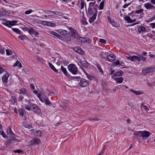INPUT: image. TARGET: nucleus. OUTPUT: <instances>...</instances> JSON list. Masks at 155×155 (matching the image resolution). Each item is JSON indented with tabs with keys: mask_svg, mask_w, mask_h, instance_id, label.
<instances>
[{
	"mask_svg": "<svg viewBox=\"0 0 155 155\" xmlns=\"http://www.w3.org/2000/svg\"><path fill=\"white\" fill-rule=\"evenodd\" d=\"M25 108L28 111L32 110L35 114H39L41 112L39 108L35 104L29 105H25Z\"/></svg>",
	"mask_w": 155,
	"mask_h": 155,
	"instance_id": "nucleus-1",
	"label": "nucleus"
},
{
	"mask_svg": "<svg viewBox=\"0 0 155 155\" xmlns=\"http://www.w3.org/2000/svg\"><path fill=\"white\" fill-rule=\"evenodd\" d=\"M134 134L139 137H142L144 139H146L150 135V133L147 131H138L134 132Z\"/></svg>",
	"mask_w": 155,
	"mask_h": 155,
	"instance_id": "nucleus-2",
	"label": "nucleus"
},
{
	"mask_svg": "<svg viewBox=\"0 0 155 155\" xmlns=\"http://www.w3.org/2000/svg\"><path fill=\"white\" fill-rule=\"evenodd\" d=\"M137 54L138 56L134 55L129 56L127 57V59L132 61H134L136 60H137L138 62H140L141 61L143 62L146 61V58L140 55Z\"/></svg>",
	"mask_w": 155,
	"mask_h": 155,
	"instance_id": "nucleus-3",
	"label": "nucleus"
},
{
	"mask_svg": "<svg viewBox=\"0 0 155 155\" xmlns=\"http://www.w3.org/2000/svg\"><path fill=\"white\" fill-rule=\"evenodd\" d=\"M68 68L69 71L72 74L74 75L77 74L78 69L75 64H70L68 65Z\"/></svg>",
	"mask_w": 155,
	"mask_h": 155,
	"instance_id": "nucleus-4",
	"label": "nucleus"
},
{
	"mask_svg": "<svg viewBox=\"0 0 155 155\" xmlns=\"http://www.w3.org/2000/svg\"><path fill=\"white\" fill-rule=\"evenodd\" d=\"M154 71H155V67H148L143 69L142 70V73L143 74L147 75L149 73H153Z\"/></svg>",
	"mask_w": 155,
	"mask_h": 155,
	"instance_id": "nucleus-5",
	"label": "nucleus"
},
{
	"mask_svg": "<svg viewBox=\"0 0 155 155\" xmlns=\"http://www.w3.org/2000/svg\"><path fill=\"white\" fill-rule=\"evenodd\" d=\"M7 133L11 137V140L14 141L17 140V139L15 138V135L11 129V126H8L7 129Z\"/></svg>",
	"mask_w": 155,
	"mask_h": 155,
	"instance_id": "nucleus-6",
	"label": "nucleus"
},
{
	"mask_svg": "<svg viewBox=\"0 0 155 155\" xmlns=\"http://www.w3.org/2000/svg\"><path fill=\"white\" fill-rule=\"evenodd\" d=\"M47 34L50 36H53L56 37L58 38L60 40H63V38L60 35L57 33L56 32L52 31H47Z\"/></svg>",
	"mask_w": 155,
	"mask_h": 155,
	"instance_id": "nucleus-7",
	"label": "nucleus"
},
{
	"mask_svg": "<svg viewBox=\"0 0 155 155\" xmlns=\"http://www.w3.org/2000/svg\"><path fill=\"white\" fill-rule=\"evenodd\" d=\"M2 20H4L5 21V19H2ZM6 22L5 23H3V24L8 27H11L10 26L15 25L16 23L18 22V21H17L12 20V21H6Z\"/></svg>",
	"mask_w": 155,
	"mask_h": 155,
	"instance_id": "nucleus-8",
	"label": "nucleus"
},
{
	"mask_svg": "<svg viewBox=\"0 0 155 155\" xmlns=\"http://www.w3.org/2000/svg\"><path fill=\"white\" fill-rule=\"evenodd\" d=\"M69 29L70 31L71 36L73 37L74 38H76L78 37V35L76 30L71 27L69 28Z\"/></svg>",
	"mask_w": 155,
	"mask_h": 155,
	"instance_id": "nucleus-9",
	"label": "nucleus"
},
{
	"mask_svg": "<svg viewBox=\"0 0 155 155\" xmlns=\"http://www.w3.org/2000/svg\"><path fill=\"white\" fill-rule=\"evenodd\" d=\"M41 140L38 138H34L30 140L29 143L31 145L39 144L41 142Z\"/></svg>",
	"mask_w": 155,
	"mask_h": 155,
	"instance_id": "nucleus-10",
	"label": "nucleus"
},
{
	"mask_svg": "<svg viewBox=\"0 0 155 155\" xmlns=\"http://www.w3.org/2000/svg\"><path fill=\"white\" fill-rule=\"evenodd\" d=\"M31 132L34 134L35 136L37 137H41L42 135V133L39 130H36L34 129L31 130Z\"/></svg>",
	"mask_w": 155,
	"mask_h": 155,
	"instance_id": "nucleus-11",
	"label": "nucleus"
},
{
	"mask_svg": "<svg viewBox=\"0 0 155 155\" xmlns=\"http://www.w3.org/2000/svg\"><path fill=\"white\" fill-rule=\"evenodd\" d=\"M144 6L147 10H155V6H154L149 2L145 3L144 4Z\"/></svg>",
	"mask_w": 155,
	"mask_h": 155,
	"instance_id": "nucleus-12",
	"label": "nucleus"
},
{
	"mask_svg": "<svg viewBox=\"0 0 155 155\" xmlns=\"http://www.w3.org/2000/svg\"><path fill=\"white\" fill-rule=\"evenodd\" d=\"M88 83V81L85 79L82 78L80 81L79 84L82 87H84L87 86Z\"/></svg>",
	"mask_w": 155,
	"mask_h": 155,
	"instance_id": "nucleus-13",
	"label": "nucleus"
},
{
	"mask_svg": "<svg viewBox=\"0 0 155 155\" xmlns=\"http://www.w3.org/2000/svg\"><path fill=\"white\" fill-rule=\"evenodd\" d=\"M88 13L90 15H94V14H97V9L94 7L92 8H89L88 9Z\"/></svg>",
	"mask_w": 155,
	"mask_h": 155,
	"instance_id": "nucleus-14",
	"label": "nucleus"
},
{
	"mask_svg": "<svg viewBox=\"0 0 155 155\" xmlns=\"http://www.w3.org/2000/svg\"><path fill=\"white\" fill-rule=\"evenodd\" d=\"M137 31L139 33H143L146 32V28L142 26H138Z\"/></svg>",
	"mask_w": 155,
	"mask_h": 155,
	"instance_id": "nucleus-15",
	"label": "nucleus"
},
{
	"mask_svg": "<svg viewBox=\"0 0 155 155\" xmlns=\"http://www.w3.org/2000/svg\"><path fill=\"white\" fill-rule=\"evenodd\" d=\"M74 51L81 54H84V51L79 47H76L73 48Z\"/></svg>",
	"mask_w": 155,
	"mask_h": 155,
	"instance_id": "nucleus-16",
	"label": "nucleus"
},
{
	"mask_svg": "<svg viewBox=\"0 0 155 155\" xmlns=\"http://www.w3.org/2000/svg\"><path fill=\"white\" fill-rule=\"evenodd\" d=\"M51 11L50 10L43 11V12L45 14H47V19H50L51 18H53L54 17L53 13L51 12L50 13H48V11Z\"/></svg>",
	"mask_w": 155,
	"mask_h": 155,
	"instance_id": "nucleus-17",
	"label": "nucleus"
},
{
	"mask_svg": "<svg viewBox=\"0 0 155 155\" xmlns=\"http://www.w3.org/2000/svg\"><path fill=\"white\" fill-rule=\"evenodd\" d=\"M115 56L114 54H111L107 56V61L112 62L115 59Z\"/></svg>",
	"mask_w": 155,
	"mask_h": 155,
	"instance_id": "nucleus-18",
	"label": "nucleus"
},
{
	"mask_svg": "<svg viewBox=\"0 0 155 155\" xmlns=\"http://www.w3.org/2000/svg\"><path fill=\"white\" fill-rule=\"evenodd\" d=\"M28 32L30 35H39V33L38 31H35L32 28H29L28 31Z\"/></svg>",
	"mask_w": 155,
	"mask_h": 155,
	"instance_id": "nucleus-19",
	"label": "nucleus"
},
{
	"mask_svg": "<svg viewBox=\"0 0 155 155\" xmlns=\"http://www.w3.org/2000/svg\"><path fill=\"white\" fill-rule=\"evenodd\" d=\"M9 76V74L6 73L2 77V80L3 83H6L8 82Z\"/></svg>",
	"mask_w": 155,
	"mask_h": 155,
	"instance_id": "nucleus-20",
	"label": "nucleus"
},
{
	"mask_svg": "<svg viewBox=\"0 0 155 155\" xmlns=\"http://www.w3.org/2000/svg\"><path fill=\"white\" fill-rule=\"evenodd\" d=\"M58 32L60 34L64 36H66V35H68L69 33V32L67 30L63 29H60L59 30Z\"/></svg>",
	"mask_w": 155,
	"mask_h": 155,
	"instance_id": "nucleus-21",
	"label": "nucleus"
},
{
	"mask_svg": "<svg viewBox=\"0 0 155 155\" xmlns=\"http://www.w3.org/2000/svg\"><path fill=\"white\" fill-rule=\"evenodd\" d=\"M129 91L137 95H141L143 93V91H136L132 89H129Z\"/></svg>",
	"mask_w": 155,
	"mask_h": 155,
	"instance_id": "nucleus-22",
	"label": "nucleus"
},
{
	"mask_svg": "<svg viewBox=\"0 0 155 155\" xmlns=\"http://www.w3.org/2000/svg\"><path fill=\"white\" fill-rule=\"evenodd\" d=\"M81 65L85 68H87L88 67V63L87 61L84 59L81 61Z\"/></svg>",
	"mask_w": 155,
	"mask_h": 155,
	"instance_id": "nucleus-23",
	"label": "nucleus"
},
{
	"mask_svg": "<svg viewBox=\"0 0 155 155\" xmlns=\"http://www.w3.org/2000/svg\"><path fill=\"white\" fill-rule=\"evenodd\" d=\"M114 80L118 83H121L124 80V78L122 77L115 78H114Z\"/></svg>",
	"mask_w": 155,
	"mask_h": 155,
	"instance_id": "nucleus-24",
	"label": "nucleus"
},
{
	"mask_svg": "<svg viewBox=\"0 0 155 155\" xmlns=\"http://www.w3.org/2000/svg\"><path fill=\"white\" fill-rule=\"evenodd\" d=\"M18 112L20 115L22 117L23 116L25 117V116L26 115V113L25 111L22 109H19L18 110Z\"/></svg>",
	"mask_w": 155,
	"mask_h": 155,
	"instance_id": "nucleus-25",
	"label": "nucleus"
},
{
	"mask_svg": "<svg viewBox=\"0 0 155 155\" xmlns=\"http://www.w3.org/2000/svg\"><path fill=\"white\" fill-rule=\"evenodd\" d=\"M20 94H25V95H29V94L27 91L24 88H22L20 89Z\"/></svg>",
	"mask_w": 155,
	"mask_h": 155,
	"instance_id": "nucleus-26",
	"label": "nucleus"
},
{
	"mask_svg": "<svg viewBox=\"0 0 155 155\" xmlns=\"http://www.w3.org/2000/svg\"><path fill=\"white\" fill-rule=\"evenodd\" d=\"M97 14H94L91 17L89 18V21L90 23H92L94 20L95 19L97 16Z\"/></svg>",
	"mask_w": 155,
	"mask_h": 155,
	"instance_id": "nucleus-27",
	"label": "nucleus"
},
{
	"mask_svg": "<svg viewBox=\"0 0 155 155\" xmlns=\"http://www.w3.org/2000/svg\"><path fill=\"white\" fill-rule=\"evenodd\" d=\"M48 12H49L48 13H50L51 12L53 13L54 14L56 15H58L59 16H61L63 15L62 13L61 12H58V11H48Z\"/></svg>",
	"mask_w": 155,
	"mask_h": 155,
	"instance_id": "nucleus-28",
	"label": "nucleus"
},
{
	"mask_svg": "<svg viewBox=\"0 0 155 155\" xmlns=\"http://www.w3.org/2000/svg\"><path fill=\"white\" fill-rule=\"evenodd\" d=\"M124 19L129 23H132L134 22V21H133L131 19L130 17L128 16H126Z\"/></svg>",
	"mask_w": 155,
	"mask_h": 155,
	"instance_id": "nucleus-29",
	"label": "nucleus"
},
{
	"mask_svg": "<svg viewBox=\"0 0 155 155\" xmlns=\"http://www.w3.org/2000/svg\"><path fill=\"white\" fill-rule=\"evenodd\" d=\"M61 69L63 72L64 74L66 76H68V73L66 69L64 68L63 66H61Z\"/></svg>",
	"mask_w": 155,
	"mask_h": 155,
	"instance_id": "nucleus-30",
	"label": "nucleus"
},
{
	"mask_svg": "<svg viewBox=\"0 0 155 155\" xmlns=\"http://www.w3.org/2000/svg\"><path fill=\"white\" fill-rule=\"evenodd\" d=\"M114 73V75H115L116 77L121 76L123 75V71L121 70H120L119 71H117Z\"/></svg>",
	"mask_w": 155,
	"mask_h": 155,
	"instance_id": "nucleus-31",
	"label": "nucleus"
},
{
	"mask_svg": "<svg viewBox=\"0 0 155 155\" xmlns=\"http://www.w3.org/2000/svg\"><path fill=\"white\" fill-rule=\"evenodd\" d=\"M48 65L50 68L55 72H57V70L55 68L54 66L50 62H49Z\"/></svg>",
	"mask_w": 155,
	"mask_h": 155,
	"instance_id": "nucleus-32",
	"label": "nucleus"
},
{
	"mask_svg": "<svg viewBox=\"0 0 155 155\" xmlns=\"http://www.w3.org/2000/svg\"><path fill=\"white\" fill-rule=\"evenodd\" d=\"M44 102L46 104L50 106H51V102L48 98L45 97L44 98Z\"/></svg>",
	"mask_w": 155,
	"mask_h": 155,
	"instance_id": "nucleus-33",
	"label": "nucleus"
},
{
	"mask_svg": "<svg viewBox=\"0 0 155 155\" xmlns=\"http://www.w3.org/2000/svg\"><path fill=\"white\" fill-rule=\"evenodd\" d=\"M83 43H87V44H90L91 43V40L88 38H84Z\"/></svg>",
	"mask_w": 155,
	"mask_h": 155,
	"instance_id": "nucleus-34",
	"label": "nucleus"
},
{
	"mask_svg": "<svg viewBox=\"0 0 155 155\" xmlns=\"http://www.w3.org/2000/svg\"><path fill=\"white\" fill-rule=\"evenodd\" d=\"M56 24L54 23H53L52 22L48 21L47 25L48 26H51V27H54L56 26Z\"/></svg>",
	"mask_w": 155,
	"mask_h": 155,
	"instance_id": "nucleus-35",
	"label": "nucleus"
},
{
	"mask_svg": "<svg viewBox=\"0 0 155 155\" xmlns=\"http://www.w3.org/2000/svg\"><path fill=\"white\" fill-rule=\"evenodd\" d=\"M12 30L15 32L17 33L18 34H21V33H22L21 31L20 30L16 28H12Z\"/></svg>",
	"mask_w": 155,
	"mask_h": 155,
	"instance_id": "nucleus-36",
	"label": "nucleus"
},
{
	"mask_svg": "<svg viewBox=\"0 0 155 155\" xmlns=\"http://www.w3.org/2000/svg\"><path fill=\"white\" fill-rule=\"evenodd\" d=\"M96 66L99 70L100 72L102 74H103V71L102 70L101 66L99 64H96Z\"/></svg>",
	"mask_w": 155,
	"mask_h": 155,
	"instance_id": "nucleus-37",
	"label": "nucleus"
},
{
	"mask_svg": "<svg viewBox=\"0 0 155 155\" xmlns=\"http://www.w3.org/2000/svg\"><path fill=\"white\" fill-rule=\"evenodd\" d=\"M6 54L7 55H10L13 54V51L9 49H6Z\"/></svg>",
	"mask_w": 155,
	"mask_h": 155,
	"instance_id": "nucleus-38",
	"label": "nucleus"
},
{
	"mask_svg": "<svg viewBox=\"0 0 155 155\" xmlns=\"http://www.w3.org/2000/svg\"><path fill=\"white\" fill-rule=\"evenodd\" d=\"M111 24L113 25V26L115 27H118L119 25V24L115 22V21L114 20H112Z\"/></svg>",
	"mask_w": 155,
	"mask_h": 155,
	"instance_id": "nucleus-39",
	"label": "nucleus"
},
{
	"mask_svg": "<svg viewBox=\"0 0 155 155\" xmlns=\"http://www.w3.org/2000/svg\"><path fill=\"white\" fill-rule=\"evenodd\" d=\"M143 8H141L139 10H138L136 11L135 12V14H139L142 13L143 12Z\"/></svg>",
	"mask_w": 155,
	"mask_h": 155,
	"instance_id": "nucleus-40",
	"label": "nucleus"
},
{
	"mask_svg": "<svg viewBox=\"0 0 155 155\" xmlns=\"http://www.w3.org/2000/svg\"><path fill=\"white\" fill-rule=\"evenodd\" d=\"M104 5V2L102 1L100 4V6L99 8V9L100 10H102L103 9Z\"/></svg>",
	"mask_w": 155,
	"mask_h": 155,
	"instance_id": "nucleus-41",
	"label": "nucleus"
},
{
	"mask_svg": "<svg viewBox=\"0 0 155 155\" xmlns=\"http://www.w3.org/2000/svg\"><path fill=\"white\" fill-rule=\"evenodd\" d=\"M12 141L11 139L7 140L6 142L5 143V144L6 146L7 147H8V145L11 143Z\"/></svg>",
	"mask_w": 155,
	"mask_h": 155,
	"instance_id": "nucleus-42",
	"label": "nucleus"
},
{
	"mask_svg": "<svg viewBox=\"0 0 155 155\" xmlns=\"http://www.w3.org/2000/svg\"><path fill=\"white\" fill-rule=\"evenodd\" d=\"M18 66L19 67H21V64L18 61H17L15 64L13 65L14 67Z\"/></svg>",
	"mask_w": 155,
	"mask_h": 155,
	"instance_id": "nucleus-43",
	"label": "nucleus"
},
{
	"mask_svg": "<svg viewBox=\"0 0 155 155\" xmlns=\"http://www.w3.org/2000/svg\"><path fill=\"white\" fill-rule=\"evenodd\" d=\"M77 38V41L78 42L83 43L84 38L79 37L78 36V37L77 38Z\"/></svg>",
	"mask_w": 155,
	"mask_h": 155,
	"instance_id": "nucleus-44",
	"label": "nucleus"
},
{
	"mask_svg": "<svg viewBox=\"0 0 155 155\" xmlns=\"http://www.w3.org/2000/svg\"><path fill=\"white\" fill-rule=\"evenodd\" d=\"M47 14H42L41 15V16L38 17L39 18H45L47 19Z\"/></svg>",
	"mask_w": 155,
	"mask_h": 155,
	"instance_id": "nucleus-45",
	"label": "nucleus"
},
{
	"mask_svg": "<svg viewBox=\"0 0 155 155\" xmlns=\"http://www.w3.org/2000/svg\"><path fill=\"white\" fill-rule=\"evenodd\" d=\"M0 134L4 138H6V136L5 134V133L3 131H0Z\"/></svg>",
	"mask_w": 155,
	"mask_h": 155,
	"instance_id": "nucleus-46",
	"label": "nucleus"
},
{
	"mask_svg": "<svg viewBox=\"0 0 155 155\" xmlns=\"http://www.w3.org/2000/svg\"><path fill=\"white\" fill-rule=\"evenodd\" d=\"M33 12V10L31 9H30L26 11L25 12V15H29V14H30L31 12Z\"/></svg>",
	"mask_w": 155,
	"mask_h": 155,
	"instance_id": "nucleus-47",
	"label": "nucleus"
},
{
	"mask_svg": "<svg viewBox=\"0 0 155 155\" xmlns=\"http://www.w3.org/2000/svg\"><path fill=\"white\" fill-rule=\"evenodd\" d=\"M105 152V149L104 148V147L101 150V152L99 153V154H97V155H103Z\"/></svg>",
	"mask_w": 155,
	"mask_h": 155,
	"instance_id": "nucleus-48",
	"label": "nucleus"
},
{
	"mask_svg": "<svg viewBox=\"0 0 155 155\" xmlns=\"http://www.w3.org/2000/svg\"><path fill=\"white\" fill-rule=\"evenodd\" d=\"M14 153H23V151L21 150H15L14 151Z\"/></svg>",
	"mask_w": 155,
	"mask_h": 155,
	"instance_id": "nucleus-49",
	"label": "nucleus"
},
{
	"mask_svg": "<svg viewBox=\"0 0 155 155\" xmlns=\"http://www.w3.org/2000/svg\"><path fill=\"white\" fill-rule=\"evenodd\" d=\"M85 3L83 0L81 1V9H82L84 8V5Z\"/></svg>",
	"mask_w": 155,
	"mask_h": 155,
	"instance_id": "nucleus-50",
	"label": "nucleus"
},
{
	"mask_svg": "<svg viewBox=\"0 0 155 155\" xmlns=\"http://www.w3.org/2000/svg\"><path fill=\"white\" fill-rule=\"evenodd\" d=\"M48 22V21H41V24L42 25H45L47 26Z\"/></svg>",
	"mask_w": 155,
	"mask_h": 155,
	"instance_id": "nucleus-51",
	"label": "nucleus"
},
{
	"mask_svg": "<svg viewBox=\"0 0 155 155\" xmlns=\"http://www.w3.org/2000/svg\"><path fill=\"white\" fill-rule=\"evenodd\" d=\"M113 64L114 66H117V65L120 64V61L119 60H117V62H114Z\"/></svg>",
	"mask_w": 155,
	"mask_h": 155,
	"instance_id": "nucleus-52",
	"label": "nucleus"
},
{
	"mask_svg": "<svg viewBox=\"0 0 155 155\" xmlns=\"http://www.w3.org/2000/svg\"><path fill=\"white\" fill-rule=\"evenodd\" d=\"M143 104H141V105H140V107H143L145 110H147V111L149 110V109L147 107L146 105H143Z\"/></svg>",
	"mask_w": 155,
	"mask_h": 155,
	"instance_id": "nucleus-53",
	"label": "nucleus"
},
{
	"mask_svg": "<svg viewBox=\"0 0 155 155\" xmlns=\"http://www.w3.org/2000/svg\"><path fill=\"white\" fill-rule=\"evenodd\" d=\"M25 127L28 129H31L32 128L31 125L29 124H27L25 125Z\"/></svg>",
	"mask_w": 155,
	"mask_h": 155,
	"instance_id": "nucleus-54",
	"label": "nucleus"
},
{
	"mask_svg": "<svg viewBox=\"0 0 155 155\" xmlns=\"http://www.w3.org/2000/svg\"><path fill=\"white\" fill-rule=\"evenodd\" d=\"M99 41L100 42H101V43H104V44H105L106 43V40L104 39H101V38L100 39H99Z\"/></svg>",
	"mask_w": 155,
	"mask_h": 155,
	"instance_id": "nucleus-55",
	"label": "nucleus"
},
{
	"mask_svg": "<svg viewBox=\"0 0 155 155\" xmlns=\"http://www.w3.org/2000/svg\"><path fill=\"white\" fill-rule=\"evenodd\" d=\"M18 38L20 39L21 40L23 41L25 39V37L22 35H19L18 36Z\"/></svg>",
	"mask_w": 155,
	"mask_h": 155,
	"instance_id": "nucleus-56",
	"label": "nucleus"
},
{
	"mask_svg": "<svg viewBox=\"0 0 155 155\" xmlns=\"http://www.w3.org/2000/svg\"><path fill=\"white\" fill-rule=\"evenodd\" d=\"M150 25L152 28H155V23H150Z\"/></svg>",
	"mask_w": 155,
	"mask_h": 155,
	"instance_id": "nucleus-57",
	"label": "nucleus"
},
{
	"mask_svg": "<svg viewBox=\"0 0 155 155\" xmlns=\"http://www.w3.org/2000/svg\"><path fill=\"white\" fill-rule=\"evenodd\" d=\"M96 3V2L95 1L94 2H90L89 3V5L90 6H93L94 7V5Z\"/></svg>",
	"mask_w": 155,
	"mask_h": 155,
	"instance_id": "nucleus-58",
	"label": "nucleus"
},
{
	"mask_svg": "<svg viewBox=\"0 0 155 155\" xmlns=\"http://www.w3.org/2000/svg\"><path fill=\"white\" fill-rule=\"evenodd\" d=\"M89 120L91 121L92 120H93L95 121H98L100 120V119H99L96 118H95L94 119L89 118Z\"/></svg>",
	"mask_w": 155,
	"mask_h": 155,
	"instance_id": "nucleus-59",
	"label": "nucleus"
},
{
	"mask_svg": "<svg viewBox=\"0 0 155 155\" xmlns=\"http://www.w3.org/2000/svg\"><path fill=\"white\" fill-rule=\"evenodd\" d=\"M86 74L87 75V76L88 78H89L90 80H92V78H93V77L92 76H91L90 74H88L87 73Z\"/></svg>",
	"mask_w": 155,
	"mask_h": 155,
	"instance_id": "nucleus-60",
	"label": "nucleus"
},
{
	"mask_svg": "<svg viewBox=\"0 0 155 155\" xmlns=\"http://www.w3.org/2000/svg\"><path fill=\"white\" fill-rule=\"evenodd\" d=\"M37 96L38 97L39 99L40 100H41V101H43L42 99H41V95L40 94H37Z\"/></svg>",
	"mask_w": 155,
	"mask_h": 155,
	"instance_id": "nucleus-61",
	"label": "nucleus"
},
{
	"mask_svg": "<svg viewBox=\"0 0 155 155\" xmlns=\"http://www.w3.org/2000/svg\"><path fill=\"white\" fill-rule=\"evenodd\" d=\"M5 71V70L0 66V73L2 74Z\"/></svg>",
	"mask_w": 155,
	"mask_h": 155,
	"instance_id": "nucleus-62",
	"label": "nucleus"
},
{
	"mask_svg": "<svg viewBox=\"0 0 155 155\" xmlns=\"http://www.w3.org/2000/svg\"><path fill=\"white\" fill-rule=\"evenodd\" d=\"M18 100L19 101H22V100L23 99V98H24V97L22 96H20L19 97H18Z\"/></svg>",
	"mask_w": 155,
	"mask_h": 155,
	"instance_id": "nucleus-63",
	"label": "nucleus"
},
{
	"mask_svg": "<svg viewBox=\"0 0 155 155\" xmlns=\"http://www.w3.org/2000/svg\"><path fill=\"white\" fill-rule=\"evenodd\" d=\"M155 19V16H153V17H152V18H150V19H149V21L150 22V21H153Z\"/></svg>",
	"mask_w": 155,
	"mask_h": 155,
	"instance_id": "nucleus-64",
	"label": "nucleus"
}]
</instances>
